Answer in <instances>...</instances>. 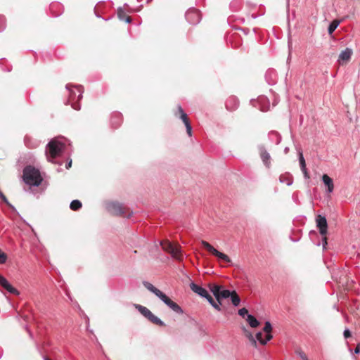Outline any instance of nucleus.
Here are the masks:
<instances>
[{"instance_id": "f257e3e1", "label": "nucleus", "mask_w": 360, "mask_h": 360, "mask_svg": "<svg viewBox=\"0 0 360 360\" xmlns=\"http://www.w3.org/2000/svg\"><path fill=\"white\" fill-rule=\"evenodd\" d=\"M143 285L147 290L155 294L160 300H161L167 307H169L174 312L179 314H183V310L179 305H178L176 302H173L169 297H168L161 290L155 288L153 284L148 281H143Z\"/></svg>"}, {"instance_id": "f03ea898", "label": "nucleus", "mask_w": 360, "mask_h": 360, "mask_svg": "<svg viewBox=\"0 0 360 360\" xmlns=\"http://www.w3.org/2000/svg\"><path fill=\"white\" fill-rule=\"evenodd\" d=\"M65 140L58 139H52L46 146V155L49 162H53L52 159L60 156L65 149Z\"/></svg>"}, {"instance_id": "7ed1b4c3", "label": "nucleus", "mask_w": 360, "mask_h": 360, "mask_svg": "<svg viewBox=\"0 0 360 360\" xmlns=\"http://www.w3.org/2000/svg\"><path fill=\"white\" fill-rule=\"evenodd\" d=\"M23 181L27 185L38 186L42 178L38 169L34 167L27 166L23 169Z\"/></svg>"}, {"instance_id": "20e7f679", "label": "nucleus", "mask_w": 360, "mask_h": 360, "mask_svg": "<svg viewBox=\"0 0 360 360\" xmlns=\"http://www.w3.org/2000/svg\"><path fill=\"white\" fill-rule=\"evenodd\" d=\"M70 84L66 85V89L69 91V98L66 105H71L72 108L75 110H79L80 105L77 103L82 98L83 89L82 86H75L74 89H70Z\"/></svg>"}, {"instance_id": "39448f33", "label": "nucleus", "mask_w": 360, "mask_h": 360, "mask_svg": "<svg viewBox=\"0 0 360 360\" xmlns=\"http://www.w3.org/2000/svg\"><path fill=\"white\" fill-rule=\"evenodd\" d=\"M105 207L108 212L114 215L123 216L124 217L129 218L133 214L132 212L126 213L124 211L125 208L121 203L117 202H109L106 203Z\"/></svg>"}, {"instance_id": "423d86ee", "label": "nucleus", "mask_w": 360, "mask_h": 360, "mask_svg": "<svg viewBox=\"0 0 360 360\" xmlns=\"http://www.w3.org/2000/svg\"><path fill=\"white\" fill-rule=\"evenodd\" d=\"M160 245L165 251L171 254L173 258L178 260L181 259L182 254L181 247L179 245H174L168 240H163L160 242Z\"/></svg>"}, {"instance_id": "0eeeda50", "label": "nucleus", "mask_w": 360, "mask_h": 360, "mask_svg": "<svg viewBox=\"0 0 360 360\" xmlns=\"http://www.w3.org/2000/svg\"><path fill=\"white\" fill-rule=\"evenodd\" d=\"M134 306L135 308L151 323L160 326H165V323L158 316H155L147 307L140 304H135Z\"/></svg>"}, {"instance_id": "6e6552de", "label": "nucleus", "mask_w": 360, "mask_h": 360, "mask_svg": "<svg viewBox=\"0 0 360 360\" xmlns=\"http://www.w3.org/2000/svg\"><path fill=\"white\" fill-rule=\"evenodd\" d=\"M316 226L319 230L320 234L323 236V247L326 248L327 245V238L326 235L328 231V224L326 218L324 216L318 215L316 219Z\"/></svg>"}, {"instance_id": "1a4fd4ad", "label": "nucleus", "mask_w": 360, "mask_h": 360, "mask_svg": "<svg viewBox=\"0 0 360 360\" xmlns=\"http://www.w3.org/2000/svg\"><path fill=\"white\" fill-rule=\"evenodd\" d=\"M201 243L202 246L213 255L218 257V259L224 261L226 262L230 263L231 262V259L226 254L218 251L213 246H212L209 243L205 240H202Z\"/></svg>"}, {"instance_id": "9d476101", "label": "nucleus", "mask_w": 360, "mask_h": 360, "mask_svg": "<svg viewBox=\"0 0 360 360\" xmlns=\"http://www.w3.org/2000/svg\"><path fill=\"white\" fill-rule=\"evenodd\" d=\"M187 21L192 25L198 24L201 20L200 11L195 8H190L185 15Z\"/></svg>"}, {"instance_id": "9b49d317", "label": "nucleus", "mask_w": 360, "mask_h": 360, "mask_svg": "<svg viewBox=\"0 0 360 360\" xmlns=\"http://www.w3.org/2000/svg\"><path fill=\"white\" fill-rule=\"evenodd\" d=\"M353 51L350 48H346L339 55L338 62L340 65L347 64L351 59Z\"/></svg>"}, {"instance_id": "f8f14e48", "label": "nucleus", "mask_w": 360, "mask_h": 360, "mask_svg": "<svg viewBox=\"0 0 360 360\" xmlns=\"http://www.w3.org/2000/svg\"><path fill=\"white\" fill-rule=\"evenodd\" d=\"M178 112L180 114L179 118L183 121L185 124L186 132L189 136H192V127L188 120L187 115L184 112L181 105L178 106Z\"/></svg>"}, {"instance_id": "ddd939ff", "label": "nucleus", "mask_w": 360, "mask_h": 360, "mask_svg": "<svg viewBox=\"0 0 360 360\" xmlns=\"http://www.w3.org/2000/svg\"><path fill=\"white\" fill-rule=\"evenodd\" d=\"M0 285L9 292L11 294L19 295L17 289L13 287L5 277L0 275Z\"/></svg>"}, {"instance_id": "4468645a", "label": "nucleus", "mask_w": 360, "mask_h": 360, "mask_svg": "<svg viewBox=\"0 0 360 360\" xmlns=\"http://www.w3.org/2000/svg\"><path fill=\"white\" fill-rule=\"evenodd\" d=\"M259 150L260 154V158L263 162V163L266 165V167H269L271 165V156L269 153L266 151L265 148L263 146H259Z\"/></svg>"}, {"instance_id": "2eb2a0df", "label": "nucleus", "mask_w": 360, "mask_h": 360, "mask_svg": "<svg viewBox=\"0 0 360 360\" xmlns=\"http://www.w3.org/2000/svg\"><path fill=\"white\" fill-rule=\"evenodd\" d=\"M190 288L193 292L198 294L199 296L202 297H206V295H208V292L207 291L206 289L195 284L193 282L191 283Z\"/></svg>"}, {"instance_id": "dca6fc26", "label": "nucleus", "mask_w": 360, "mask_h": 360, "mask_svg": "<svg viewBox=\"0 0 360 360\" xmlns=\"http://www.w3.org/2000/svg\"><path fill=\"white\" fill-rule=\"evenodd\" d=\"M322 181L323 184L327 186V192L332 193L334 189V184L333 179L327 174L322 176Z\"/></svg>"}, {"instance_id": "f3484780", "label": "nucleus", "mask_w": 360, "mask_h": 360, "mask_svg": "<svg viewBox=\"0 0 360 360\" xmlns=\"http://www.w3.org/2000/svg\"><path fill=\"white\" fill-rule=\"evenodd\" d=\"M238 101L234 97L229 98L226 102V108L229 110H236L238 108Z\"/></svg>"}, {"instance_id": "a211bd4d", "label": "nucleus", "mask_w": 360, "mask_h": 360, "mask_svg": "<svg viewBox=\"0 0 360 360\" xmlns=\"http://www.w3.org/2000/svg\"><path fill=\"white\" fill-rule=\"evenodd\" d=\"M262 332H258L256 334V341L258 340L262 345H266L272 338L271 334H266L265 338H262Z\"/></svg>"}, {"instance_id": "6ab92c4d", "label": "nucleus", "mask_w": 360, "mask_h": 360, "mask_svg": "<svg viewBox=\"0 0 360 360\" xmlns=\"http://www.w3.org/2000/svg\"><path fill=\"white\" fill-rule=\"evenodd\" d=\"M24 141H25V144L26 145V146H27L29 148H34L38 147V146L39 145V141L32 139L31 137H30L28 136H26L25 137Z\"/></svg>"}, {"instance_id": "aec40b11", "label": "nucleus", "mask_w": 360, "mask_h": 360, "mask_svg": "<svg viewBox=\"0 0 360 360\" xmlns=\"http://www.w3.org/2000/svg\"><path fill=\"white\" fill-rule=\"evenodd\" d=\"M117 16L120 18V20L125 21L127 23H129L131 22V18L126 15L125 11L122 8H119L117 9Z\"/></svg>"}, {"instance_id": "412c9836", "label": "nucleus", "mask_w": 360, "mask_h": 360, "mask_svg": "<svg viewBox=\"0 0 360 360\" xmlns=\"http://www.w3.org/2000/svg\"><path fill=\"white\" fill-rule=\"evenodd\" d=\"M210 289L217 300H219V294L221 290V286L217 284H210Z\"/></svg>"}, {"instance_id": "4be33fe9", "label": "nucleus", "mask_w": 360, "mask_h": 360, "mask_svg": "<svg viewBox=\"0 0 360 360\" xmlns=\"http://www.w3.org/2000/svg\"><path fill=\"white\" fill-rule=\"evenodd\" d=\"M279 179L281 183H284L288 186H290L293 182L292 176L288 174L281 175Z\"/></svg>"}, {"instance_id": "5701e85b", "label": "nucleus", "mask_w": 360, "mask_h": 360, "mask_svg": "<svg viewBox=\"0 0 360 360\" xmlns=\"http://www.w3.org/2000/svg\"><path fill=\"white\" fill-rule=\"evenodd\" d=\"M246 321L252 328H256L259 325V322L251 314H248Z\"/></svg>"}, {"instance_id": "b1692460", "label": "nucleus", "mask_w": 360, "mask_h": 360, "mask_svg": "<svg viewBox=\"0 0 360 360\" xmlns=\"http://www.w3.org/2000/svg\"><path fill=\"white\" fill-rule=\"evenodd\" d=\"M231 293H232V291H230L229 290H222L221 289V292L219 294V300H217V302H219V304H221V300L230 297V296L231 295Z\"/></svg>"}, {"instance_id": "393cba45", "label": "nucleus", "mask_w": 360, "mask_h": 360, "mask_svg": "<svg viewBox=\"0 0 360 360\" xmlns=\"http://www.w3.org/2000/svg\"><path fill=\"white\" fill-rule=\"evenodd\" d=\"M230 298H231L232 304L235 307H237L239 305V304L240 302V298L239 297V296L238 295L237 292L235 290L232 291Z\"/></svg>"}, {"instance_id": "a878e982", "label": "nucleus", "mask_w": 360, "mask_h": 360, "mask_svg": "<svg viewBox=\"0 0 360 360\" xmlns=\"http://www.w3.org/2000/svg\"><path fill=\"white\" fill-rule=\"evenodd\" d=\"M121 121V115L119 113H115L111 119V123L115 127L120 126Z\"/></svg>"}, {"instance_id": "bb28decb", "label": "nucleus", "mask_w": 360, "mask_h": 360, "mask_svg": "<svg viewBox=\"0 0 360 360\" xmlns=\"http://www.w3.org/2000/svg\"><path fill=\"white\" fill-rule=\"evenodd\" d=\"M243 330L245 333V335L246 337L249 339V340L250 341L251 344L255 347H257V341H256V339L254 338V336L252 335V334L248 331V330H246L245 328H243Z\"/></svg>"}, {"instance_id": "cd10ccee", "label": "nucleus", "mask_w": 360, "mask_h": 360, "mask_svg": "<svg viewBox=\"0 0 360 360\" xmlns=\"http://www.w3.org/2000/svg\"><path fill=\"white\" fill-rule=\"evenodd\" d=\"M339 24H340V22L337 20L332 21L328 28V34H331L338 27Z\"/></svg>"}, {"instance_id": "c85d7f7f", "label": "nucleus", "mask_w": 360, "mask_h": 360, "mask_svg": "<svg viewBox=\"0 0 360 360\" xmlns=\"http://www.w3.org/2000/svg\"><path fill=\"white\" fill-rule=\"evenodd\" d=\"M276 77L275 72L273 70H268L266 73V79L270 84L275 83V80L273 77Z\"/></svg>"}, {"instance_id": "c756f323", "label": "nucleus", "mask_w": 360, "mask_h": 360, "mask_svg": "<svg viewBox=\"0 0 360 360\" xmlns=\"http://www.w3.org/2000/svg\"><path fill=\"white\" fill-rule=\"evenodd\" d=\"M70 207L72 210H78L82 207V202L78 200H74L71 202Z\"/></svg>"}, {"instance_id": "7c9ffc66", "label": "nucleus", "mask_w": 360, "mask_h": 360, "mask_svg": "<svg viewBox=\"0 0 360 360\" xmlns=\"http://www.w3.org/2000/svg\"><path fill=\"white\" fill-rule=\"evenodd\" d=\"M299 162H300L301 170L307 169L305 160L304 158L302 152H301V151L299 152Z\"/></svg>"}, {"instance_id": "2f4dec72", "label": "nucleus", "mask_w": 360, "mask_h": 360, "mask_svg": "<svg viewBox=\"0 0 360 360\" xmlns=\"http://www.w3.org/2000/svg\"><path fill=\"white\" fill-rule=\"evenodd\" d=\"M299 162H300L301 170L307 169L305 160L304 158L302 152H301V151L299 152Z\"/></svg>"}, {"instance_id": "473e14b6", "label": "nucleus", "mask_w": 360, "mask_h": 360, "mask_svg": "<svg viewBox=\"0 0 360 360\" xmlns=\"http://www.w3.org/2000/svg\"><path fill=\"white\" fill-rule=\"evenodd\" d=\"M272 330L271 324L269 321H266L263 331L266 334H271Z\"/></svg>"}, {"instance_id": "72a5a7b5", "label": "nucleus", "mask_w": 360, "mask_h": 360, "mask_svg": "<svg viewBox=\"0 0 360 360\" xmlns=\"http://www.w3.org/2000/svg\"><path fill=\"white\" fill-rule=\"evenodd\" d=\"M7 255L0 249V264H4L6 262Z\"/></svg>"}, {"instance_id": "f704fd0d", "label": "nucleus", "mask_w": 360, "mask_h": 360, "mask_svg": "<svg viewBox=\"0 0 360 360\" xmlns=\"http://www.w3.org/2000/svg\"><path fill=\"white\" fill-rule=\"evenodd\" d=\"M269 136H270V137L276 136V143L277 144H278L281 141V138L280 135L276 131H271L269 134Z\"/></svg>"}, {"instance_id": "c9c22d12", "label": "nucleus", "mask_w": 360, "mask_h": 360, "mask_svg": "<svg viewBox=\"0 0 360 360\" xmlns=\"http://www.w3.org/2000/svg\"><path fill=\"white\" fill-rule=\"evenodd\" d=\"M296 353L297 354V355L302 359V360H309L307 355L304 354V352H302V350L300 349H297L296 351Z\"/></svg>"}, {"instance_id": "e433bc0d", "label": "nucleus", "mask_w": 360, "mask_h": 360, "mask_svg": "<svg viewBox=\"0 0 360 360\" xmlns=\"http://www.w3.org/2000/svg\"><path fill=\"white\" fill-rule=\"evenodd\" d=\"M248 309L245 308H242L238 310V314L243 317H245V315L248 316Z\"/></svg>"}, {"instance_id": "4c0bfd02", "label": "nucleus", "mask_w": 360, "mask_h": 360, "mask_svg": "<svg viewBox=\"0 0 360 360\" xmlns=\"http://www.w3.org/2000/svg\"><path fill=\"white\" fill-rule=\"evenodd\" d=\"M204 298L207 299V300L209 302V303L212 305L215 302V301L213 300L212 296L208 293V295H206Z\"/></svg>"}, {"instance_id": "58836bf2", "label": "nucleus", "mask_w": 360, "mask_h": 360, "mask_svg": "<svg viewBox=\"0 0 360 360\" xmlns=\"http://www.w3.org/2000/svg\"><path fill=\"white\" fill-rule=\"evenodd\" d=\"M343 335H344V338L345 339L349 338L351 336V332L350 330L348 329V328H346L345 330H344V333H343Z\"/></svg>"}, {"instance_id": "ea45409f", "label": "nucleus", "mask_w": 360, "mask_h": 360, "mask_svg": "<svg viewBox=\"0 0 360 360\" xmlns=\"http://www.w3.org/2000/svg\"><path fill=\"white\" fill-rule=\"evenodd\" d=\"M220 304L219 302L217 303L216 302L212 304V307H214L215 309H217V311H221V307H220Z\"/></svg>"}, {"instance_id": "a19ab883", "label": "nucleus", "mask_w": 360, "mask_h": 360, "mask_svg": "<svg viewBox=\"0 0 360 360\" xmlns=\"http://www.w3.org/2000/svg\"><path fill=\"white\" fill-rule=\"evenodd\" d=\"M302 172L304 174V176L305 179H309V173H308L307 169H302Z\"/></svg>"}, {"instance_id": "79ce46f5", "label": "nucleus", "mask_w": 360, "mask_h": 360, "mask_svg": "<svg viewBox=\"0 0 360 360\" xmlns=\"http://www.w3.org/2000/svg\"><path fill=\"white\" fill-rule=\"evenodd\" d=\"M359 353H360V343H359V344L356 345V348H355V349H354V354H359Z\"/></svg>"}, {"instance_id": "37998d69", "label": "nucleus", "mask_w": 360, "mask_h": 360, "mask_svg": "<svg viewBox=\"0 0 360 360\" xmlns=\"http://www.w3.org/2000/svg\"><path fill=\"white\" fill-rule=\"evenodd\" d=\"M5 19L3 16L0 15V24L4 26V25Z\"/></svg>"}, {"instance_id": "c03bdc74", "label": "nucleus", "mask_w": 360, "mask_h": 360, "mask_svg": "<svg viewBox=\"0 0 360 360\" xmlns=\"http://www.w3.org/2000/svg\"><path fill=\"white\" fill-rule=\"evenodd\" d=\"M71 165H72V160H70V161L66 164L65 167H66L67 169H69V168L71 167Z\"/></svg>"}, {"instance_id": "a18cd8bd", "label": "nucleus", "mask_w": 360, "mask_h": 360, "mask_svg": "<svg viewBox=\"0 0 360 360\" xmlns=\"http://www.w3.org/2000/svg\"><path fill=\"white\" fill-rule=\"evenodd\" d=\"M27 331H28V333H29V335L31 338H32V333L27 329Z\"/></svg>"}, {"instance_id": "49530a36", "label": "nucleus", "mask_w": 360, "mask_h": 360, "mask_svg": "<svg viewBox=\"0 0 360 360\" xmlns=\"http://www.w3.org/2000/svg\"><path fill=\"white\" fill-rule=\"evenodd\" d=\"M288 150H289L288 148H285V150H284L285 153H287Z\"/></svg>"}, {"instance_id": "de8ad7c7", "label": "nucleus", "mask_w": 360, "mask_h": 360, "mask_svg": "<svg viewBox=\"0 0 360 360\" xmlns=\"http://www.w3.org/2000/svg\"><path fill=\"white\" fill-rule=\"evenodd\" d=\"M44 360H51L49 358L46 357V356H44Z\"/></svg>"}]
</instances>
